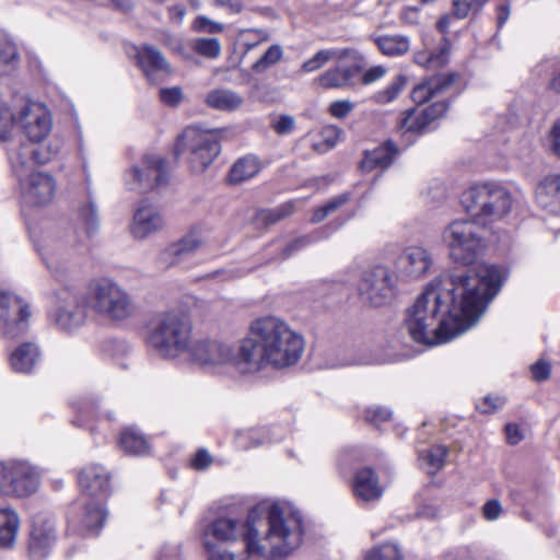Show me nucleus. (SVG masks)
Masks as SVG:
<instances>
[{"instance_id":"1","label":"nucleus","mask_w":560,"mask_h":560,"mask_svg":"<svg viewBox=\"0 0 560 560\" xmlns=\"http://www.w3.org/2000/svg\"><path fill=\"white\" fill-rule=\"evenodd\" d=\"M451 259L463 268L434 280L408 311L405 324L419 343H445L474 326L506 278L495 265L477 262L475 247H451Z\"/></svg>"},{"instance_id":"2","label":"nucleus","mask_w":560,"mask_h":560,"mask_svg":"<svg viewBox=\"0 0 560 560\" xmlns=\"http://www.w3.org/2000/svg\"><path fill=\"white\" fill-rule=\"evenodd\" d=\"M304 350L303 337L277 316L254 319L247 336L235 350L217 339H194L186 359L202 366L230 364L241 373L266 368L284 369L295 364Z\"/></svg>"},{"instance_id":"3","label":"nucleus","mask_w":560,"mask_h":560,"mask_svg":"<svg viewBox=\"0 0 560 560\" xmlns=\"http://www.w3.org/2000/svg\"><path fill=\"white\" fill-rule=\"evenodd\" d=\"M303 536L302 514L273 504L264 516L250 511L245 523L231 517L212 521L202 530L201 541H234L242 537L249 557L283 560L302 545Z\"/></svg>"},{"instance_id":"4","label":"nucleus","mask_w":560,"mask_h":560,"mask_svg":"<svg viewBox=\"0 0 560 560\" xmlns=\"http://www.w3.org/2000/svg\"><path fill=\"white\" fill-rule=\"evenodd\" d=\"M460 202L472 220H456L444 229L446 245H497L510 241V233L499 225L511 211L513 199L501 185H476L462 195Z\"/></svg>"},{"instance_id":"5","label":"nucleus","mask_w":560,"mask_h":560,"mask_svg":"<svg viewBox=\"0 0 560 560\" xmlns=\"http://www.w3.org/2000/svg\"><path fill=\"white\" fill-rule=\"evenodd\" d=\"M192 341L191 319L180 310L159 313L152 319L147 336L149 347L166 360L186 358Z\"/></svg>"},{"instance_id":"6","label":"nucleus","mask_w":560,"mask_h":560,"mask_svg":"<svg viewBox=\"0 0 560 560\" xmlns=\"http://www.w3.org/2000/svg\"><path fill=\"white\" fill-rule=\"evenodd\" d=\"M85 306L97 317L120 324L137 313V304L128 290L112 277H95L86 285Z\"/></svg>"},{"instance_id":"7","label":"nucleus","mask_w":560,"mask_h":560,"mask_svg":"<svg viewBox=\"0 0 560 560\" xmlns=\"http://www.w3.org/2000/svg\"><path fill=\"white\" fill-rule=\"evenodd\" d=\"M221 130L186 128L176 143V154L184 155L195 173H202L219 155Z\"/></svg>"},{"instance_id":"8","label":"nucleus","mask_w":560,"mask_h":560,"mask_svg":"<svg viewBox=\"0 0 560 560\" xmlns=\"http://www.w3.org/2000/svg\"><path fill=\"white\" fill-rule=\"evenodd\" d=\"M397 283L395 272L385 266H375L362 272L357 285L358 294L363 304L385 306L396 298Z\"/></svg>"},{"instance_id":"9","label":"nucleus","mask_w":560,"mask_h":560,"mask_svg":"<svg viewBox=\"0 0 560 560\" xmlns=\"http://www.w3.org/2000/svg\"><path fill=\"white\" fill-rule=\"evenodd\" d=\"M39 485L37 471L25 462H0V492L12 497H28Z\"/></svg>"},{"instance_id":"10","label":"nucleus","mask_w":560,"mask_h":560,"mask_svg":"<svg viewBox=\"0 0 560 560\" xmlns=\"http://www.w3.org/2000/svg\"><path fill=\"white\" fill-rule=\"evenodd\" d=\"M62 148V141L54 138L45 147L35 148L30 143H21L8 151L9 161L12 171L18 178L25 177L34 170L35 164H46L59 154Z\"/></svg>"},{"instance_id":"11","label":"nucleus","mask_w":560,"mask_h":560,"mask_svg":"<svg viewBox=\"0 0 560 560\" xmlns=\"http://www.w3.org/2000/svg\"><path fill=\"white\" fill-rule=\"evenodd\" d=\"M31 316L30 305L16 294L0 291V335L15 338L23 334L28 326Z\"/></svg>"},{"instance_id":"12","label":"nucleus","mask_w":560,"mask_h":560,"mask_svg":"<svg viewBox=\"0 0 560 560\" xmlns=\"http://www.w3.org/2000/svg\"><path fill=\"white\" fill-rule=\"evenodd\" d=\"M167 180V171L163 158L145 154L128 173L127 184L130 190L147 192L163 186Z\"/></svg>"},{"instance_id":"13","label":"nucleus","mask_w":560,"mask_h":560,"mask_svg":"<svg viewBox=\"0 0 560 560\" xmlns=\"http://www.w3.org/2000/svg\"><path fill=\"white\" fill-rule=\"evenodd\" d=\"M21 199L25 207L43 208L49 205L56 195L57 184L47 172H31L19 179Z\"/></svg>"},{"instance_id":"14","label":"nucleus","mask_w":560,"mask_h":560,"mask_svg":"<svg viewBox=\"0 0 560 560\" xmlns=\"http://www.w3.org/2000/svg\"><path fill=\"white\" fill-rule=\"evenodd\" d=\"M19 125L31 142H42L51 131L52 119L46 106L28 103L19 109Z\"/></svg>"},{"instance_id":"15","label":"nucleus","mask_w":560,"mask_h":560,"mask_svg":"<svg viewBox=\"0 0 560 560\" xmlns=\"http://www.w3.org/2000/svg\"><path fill=\"white\" fill-rule=\"evenodd\" d=\"M59 305L56 311L55 322L60 329L72 330L80 327L85 320V304H81L79 298L69 291H62L58 295Z\"/></svg>"},{"instance_id":"16","label":"nucleus","mask_w":560,"mask_h":560,"mask_svg":"<svg viewBox=\"0 0 560 560\" xmlns=\"http://www.w3.org/2000/svg\"><path fill=\"white\" fill-rule=\"evenodd\" d=\"M433 265V257L425 247H406L397 259V268L408 278L425 275Z\"/></svg>"},{"instance_id":"17","label":"nucleus","mask_w":560,"mask_h":560,"mask_svg":"<svg viewBox=\"0 0 560 560\" xmlns=\"http://www.w3.org/2000/svg\"><path fill=\"white\" fill-rule=\"evenodd\" d=\"M79 483L86 495L102 499L109 489V475L103 466L90 465L80 472Z\"/></svg>"},{"instance_id":"18","label":"nucleus","mask_w":560,"mask_h":560,"mask_svg":"<svg viewBox=\"0 0 560 560\" xmlns=\"http://www.w3.org/2000/svg\"><path fill=\"white\" fill-rule=\"evenodd\" d=\"M137 65L150 82H155V73L171 72V68L162 52L151 45L135 47Z\"/></svg>"},{"instance_id":"19","label":"nucleus","mask_w":560,"mask_h":560,"mask_svg":"<svg viewBox=\"0 0 560 560\" xmlns=\"http://www.w3.org/2000/svg\"><path fill=\"white\" fill-rule=\"evenodd\" d=\"M164 221L158 208L152 205H141L133 215L131 232L136 238L142 240L149 234L163 228Z\"/></svg>"},{"instance_id":"20","label":"nucleus","mask_w":560,"mask_h":560,"mask_svg":"<svg viewBox=\"0 0 560 560\" xmlns=\"http://www.w3.org/2000/svg\"><path fill=\"white\" fill-rule=\"evenodd\" d=\"M535 198L541 209L560 215V175H548L542 178L536 187Z\"/></svg>"},{"instance_id":"21","label":"nucleus","mask_w":560,"mask_h":560,"mask_svg":"<svg viewBox=\"0 0 560 560\" xmlns=\"http://www.w3.org/2000/svg\"><path fill=\"white\" fill-rule=\"evenodd\" d=\"M352 490L357 498L363 501L377 500L383 494L378 477L373 469L364 467L359 469L353 478Z\"/></svg>"},{"instance_id":"22","label":"nucleus","mask_w":560,"mask_h":560,"mask_svg":"<svg viewBox=\"0 0 560 560\" xmlns=\"http://www.w3.org/2000/svg\"><path fill=\"white\" fill-rule=\"evenodd\" d=\"M54 541V526L47 521H34L30 538L31 556L36 560H42Z\"/></svg>"},{"instance_id":"23","label":"nucleus","mask_w":560,"mask_h":560,"mask_svg":"<svg viewBox=\"0 0 560 560\" xmlns=\"http://www.w3.org/2000/svg\"><path fill=\"white\" fill-rule=\"evenodd\" d=\"M447 105L444 102H438L423 109L420 114L409 113L401 122V128L406 131L422 132L435 119L444 115Z\"/></svg>"},{"instance_id":"24","label":"nucleus","mask_w":560,"mask_h":560,"mask_svg":"<svg viewBox=\"0 0 560 560\" xmlns=\"http://www.w3.org/2000/svg\"><path fill=\"white\" fill-rule=\"evenodd\" d=\"M456 80L455 74L438 75L418 84L411 94L415 103L423 104L436 94L445 91Z\"/></svg>"},{"instance_id":"25","label":"nucleus","mask_w":560,"mask_h":560,"mask_svg":"<svg viewBox=\"0 0 560 560\" xmlns=\"http://www.w3.org/2000/svg\"><path fill=\"white\" fill-rule=\"evenodd\" d=\"M358 72L357 67H336L322 73L316 82L323 89H342L352 85Z\"/></svg>"},{"instance_id":"26","label":"nucleus","mask_w":560,"mask_h":560,"mask_svg":"<svg viewBox=\"0 0 560 560\" xmlns=\"http://www.w3.org/2000/svg\"><path fill=\"white\" fill-rule=\"evenodd\" d=\"M398 154V149L392 141L365 153L361 167L364 171H372L375 167L387 168Z\"/></svg>"},{"instance_id":"27","label":"nucleus","mask_w":560,"mask_h":560,"mask_svg":"<svg viewBox=\"0 0 560 560\" xmlns=\"http://www.w3.org/2000/svg\"><path fill=\"white\" fill-rule=\"evenodd\" d=\"M20 528L19 514L11 508H0V548H11Z\"/></svg>"},{"instance_id":"28","label":"nucleus","mask_w":560,"mask_h":560,"mask_svg":"<svg viewBox=\"0 0 560 560\" xmlns=\"http://www.w3.org/2000/svg\"><path fill=\"white\" fill-rule=\"evenodd\" d=\"M101 500L100 498H90L84 504V514L81 522L91 535L98 533L107 516V511L103 508Z\"/></svg>"},{"instance_id":"29","label":"nucleus","mask_w":560,"mask_h":560,"mask_svg":"<svg viewBox=\"0 0 560 560\" xmlns=\"http://www.w3.org/2000/svg\"><path fill=\"white\" fill-rule=\"evenodd\" d=\"M39 358L38 348L31 342L21 345L11 355L10 362L14 371L28 373Z\"/></svg>"},{"instance_id":"30","label":"nucleus","mask_w":560,"mask_h":560,"mask_svg":"<svg viewBox=\"0 0 560 560\" xmlns=\"http://www.w3.org/2000/svg\"><path fill=\"white\" fill-rule=\"evenodd\" d=\"M206 103L211 108L231 112L240 108L244 100L234 91L220 89L211 91L206 97Z\"/></svg>"},{"instance_id":"31","label":"nucleus","mask_w":560,"mask_h":560,"mask_svg":"<svg viewBox=\"0 0 560 560\" xmlns=\"http://www.w3.org/2000/svg\"><path fill=\"white\" fill-rule=\"evenodd\" d=\"M119 446L131 455H144L149 452V443L145 436L136 428L125 429L119 436Z\"/></svg>"},{"instance_id":"32","label":"nucleus","mask_w":560,"mask_h":560,"mask_svg":"<svg viewBox=\"0 0 560 560\" xmlns=\"http://www.w3.org/2000/svg\"><path fill=\"white\" fill-rule=\"evenodd\" d=\"M448 54L450 44L447 40H444L435 51H428L427 49L416 51L413 61L425 69H438L446 65Z\"/></svg>"},{"instance_id":"33","label":"nucleus","mask_w":560,"mask_h":560,"mask_svg":"<svg viewBox=\"0 0 560 560\" xmlns=\"http://www.w3.org/2000/svg\"><path fill=\"white\" fill-rule=\"evenodd\" d=\"M260 171V162L255 155H246L238 159L230 171L232 183H242L256 176Z\"/></svg>"},{"instance_id":"34","label":"nucleus","mask_w":560,"mask_h":560,"mask_svg":"<svg viewBox=\"0 0 560 560\" xmlns=\"http://www.w3.org/2000/svg\"><path fill=\"white\" fill-rule=\"evenodd\" d=\"M196 249L197 247H162L158 257L159 267L166 269L186 262L196 255Z\"/></svg>"},{"instance_id":"35","label":"nucleus","mask_w":560,"mask_h":560,"mask_svg":"<svg viewBox=\"0 0 560 560\" xmlns=\"http://www.w3.org/2000/svg\"><path fill=\"white\" fill-rule=\"evenodd\" d=\"M375 44L383 55L401 56L410 48V40L404 35H384L375 38Z\"/></svg>"},{"instance_id":"36","label":"nucleus","mask_w":560,"mask_h":560,"mask_svg":"<svg viewBox=\"0 0 560 560\" xmlns=\"http://www.w3.org/2000/svg\"><path fill=\"white\" fill-rule=\"evenodd\" d=\"M349 55V49H323L306 60L301 70L305 73L314 72L331 60H340Z\"/></svg>"},{"instance_id":"37","label":"nucleus","mask_w":560,"mask_h":560,"mask_svg":"<svg viewBox=\"0 0 560 560\" xmlns=\"http://www.w3.org/2000/svg\"><path fill=\"white\" fill-rule=\"evenodd\" d=\"M446 455L447 448L445 446L434 445L420 452L419 458L427 472L433 475L443 468Z\"/></svg>"},{"instance_id":"38","label":"nucleus","mask_w":560,"mask_h":560,"mask_svg":"<svg viewBox=\"0 0 560 560\" xmlns=\"http://www.w3.org/2000/svg\"><path fill=\"white\" fill-rule=\"evenodd\" d=\"M16 45L7 36L0 35V74L10 73L18 65Z\"/></svg>"},{"instance_id":"39","label":"nucleus","mask_w":560,"mask_h":560,"mask_svg":"<svg viewBox=\"0 0 560 560\" xmlns=\"http://www.w3.org/2000/svg\"><path fill=\"white\" fill-rule=\"evenodd\" d=\"M207 559L208 560H255L260 559L259 557H249L248 553H245V549L236 556L234 552L229 551L222 545L206 540V544H202Z\"/></svg>"},{"instance_id":"40","label":"nucleus","mask_w":560,"mask_h":560,"mask_svg":"<svg viewBox=\"0 0 560 560\" xmlns=\"http://www.w3.org/2000/svg\"><path fill=\"white\" fill-rule=\"evenodd\" d=\"M363 560H405L400 548L393 542H385L369 549Z\"/></svg>"},{"instance_id":"41","label":"nucleus","mask_w":560,"mask_h":560,"mask_svg":"<svg viewBox=\"0 0 560 560\" xmlns=\"http://www.w3.org/2000/svg\"><path fill=\"white\" fill-rule=\"evenodd\" d=\"M19 124V110L0 101V140L5 141Z\"/></svg>"},{"instance_id":"42","label":"nucleus","mask_w":560,"mask_h":560,"mask_svg":"<svg viewBox=\"0 0 560 560\" xmlns=\"http://www.w3.org/2000/svg\"><path fill=\"white\" fill-rule=\"evenodd\" d=\"M212 229L205 224H195L188 229L179 245H202L211 241Z\"/></svg>"},{"instance_id":"43","label":"nucleus","mask_w":560,"mask_h":560,"mask_svg":"<svg viewBox=\"0 0 560 560\" xmlns=\"http://www.w3.org/2000/svg\"><path fill=\"white\" fill-rule=\"evenodd\" d=\"M341 133V129L337 126L329 125L324 127L320 131L322 140L312 144L313 150L318 153H325L331 150L338 143Z\"/></svg>"},{"instance_id":"44","label":"nucleus","mask_w":560,"mask_h":560,"mask_svg":"<svg viewBox=\"0 0 560 560\" xmlns=\"http://www.w3.org/2000/svg\"><path fill=\"white\" fill-rule=\"evenodd\" d=\"M78 214L82 223L86 225V233L90 237L98 228V212L95 203L92 200L85 201L80 206Z\"/></svg>"},{"instance_id":"45","label":"nucleus","mask_w":560,"mask_h":560,"mask_svg":"<svg viewBox=\"0 0 560 560\" xmlns=\"http://www.w3.org/2000/svg\"><path fill=\"white\" fill-rule=\"evenodd\" d=\"M283 56V50L280 45L270 46L266 52L253 65V70L261 73L268 68L278 63Z\"/></svg>"},{"instance_id":"46","label":"nucleus","mask_w":560,"mask_h":560,"mask_svg":"<svg viewBox=\"0 0 560 560\" xmlns=\"http://www.w3.org/2000/svg\"><path fill=\"white\" fill-rule=\"evenodd\" d=\"M488 0H453V15L457 19H465L469 14L480 11Z\"/></svg>"},{"instance_id":"47","label":"nucleus","mask_w":560,"mask_h":560,"mask_svg":"<svg viewBox=\"0 0 560 560\" xmlns=\"http://www.w3.org/2000/svg\"><path fill=\"white\" fill-rule=\"evenodd\" d=\"M194 50L206 58L215 59L221 54V44L218 38H198L194 43Z\"/></svg>"},{"instance_id":"48","label":"nucleus","mask_w":560,"mask_h":560,"mask_svg":"<svg viewBox=\"0 0 560 560\" xmlns=\"http://www.w3.org/2000/svg\"><path fill=\"white\" fill-rule=\"evenodd\" d=\"M405 84V80L401 77L396 78L390 82L384 90L377 92L373 98L380 104H386L395 100L401 92Z\"/></svg>"},{"instance_id":"49","label":"nucleus","mask_w":560,"mask_h":560,"mask_svg":"<svg viewBox=\"0 0 560 560\" xmlns=\"http://www.w3.org/2000/svg\"><path fill=\"white\" fill-rule=\"evenodd\" d=\"M265 441L266 436L261 430H245L236 434V442L243 448L261 445Z\"/></svg>"},{"instance_id":"50","label":"nucleus","mask_w":560,"mask_h":560,"mask_svg":"<svg viewBox=\"0 0 560 560\" xmlns=\"http://www.w3.org/2000/svg\"><path fill=\"white\" fill-rule=\"evenodd\" d=\"M38 254L47 268L52 271H58L63 265L62 255L58 247H39Z\"/></svg>"},{"instance_id":"51","label":"nucleus","mask_w":560,"mask_h":560,"mask_svg":"<svg viewBox=\"0 0 560 560\" xmlns=\"http://www.w3.org/2000/svg\"><path fill=\"white\" fill-rule=\"evenodd\" d=\"M364 417L366 421L375 425H380L381 423L390 420L392 411L385 407L372 406L365 410Z\"/></svg>"},{"instance_id":"52","label":"nucleus","mask_w":560,"mask_h":560,"mask_svg":"<svg viewBox=\"0 0 560 560\" xmlns=\"http://www.w3.org/2000/svg\"><path fill=\"white\" fill-rule=\"evenodd\" d=\"M503 512V505L498 499L488 500L481 508L482 517L488 522L499 520Z\"/></svg>"},{"instance_id":"53","label":"nucleus","mask_w":560,"mask_h":560,"mask_svg":"<svg viewBox=\"0 0 560 560\" xmlns=\"http://www.w3.org/2000/svg\"><path fill=\"white\" fill-rule=\"evenodd\" d=\"M354 109V103L349 100L335 101L329 105V114L338 119H345Z\"/></svg>"},{"instance_id":"54","label":"nucleus","mask_w":560,"mask_h":560,"mask_svg":"<svg viewBox=\"0 0 560 560\" xmlns=\"http://www.w3.org/2000/svg\"><path fill=\"white\" fill-rule=\"evenodd\" d=\"M549 151L560 159V118L553 122L547 135Z\"/></svg>"},{"instance_id":"55","label":"nucleus","mask_w":560,"mask_h":560,"mask_svg":"<svg viewBox=\"0 0 560 560\" xmlns=\"http://www.w3.org/2000/svg\"><path fill=\"white\" fill-rule=\"evenodd\" d=\"M271 126L276 133L288 135L294 130L295 120L292 116L281 115L272 120Z\"/></svg>"},{"instance_id":"56","label":"nucleus","mask_w":560,"mask_h":560,"mask_svg":"<svg viewBox=\"0 0 560 560\" xmlns=\"http://www.w3.org/2000/svg\"><path fill=\"white\" fill-rule=\"evenodd\" d=\"M292 210L293 206L291 203H285L277 209L262 211L260 213V217L268 223H276L288 217L292 212Z\"/></svg>"},{"instance_id":"57","label":"nucleus","mask_w":560,"mask_h":560,"mask_svg":"<svg viewBox=\"0 0 560 560\" xmlns=\"http://www.w3.org/2000/svg\"><path fill=\"white\" fill-rule=\"evenodd\" d=\"M505 400L500 396H486L476 405L477 409L482 413L494 412L504 405Z\"/></svg>"},{"instance_id":"58","label":"nucleus","mask_w":560,"mask_h":560,"mask_svg":"<svg viewBox=\"0 0 560 560\" xmlns=\"http://www.w3.org/2000/svg\"><path fill=\"white\" fill-rule=\"evenodd\" d=\"M161 101L168 106H176L183 101V92L180 88H167L160 91Z\"/></svg>"},{"instance_id":"59","label":"nucleus","mask_w":560,"mask_h":560,"mask_svg":"<svg viewBox=\"0 0 560 560\" xmlns=\"http://www.w3.org/2000/svg\"><path fill=\"white\" fill-rule=\"evenodd\" d=\"M195 28L199 32H207L211 34L221 33L223 31L222 24L213 22L206 16H198L196 19Z\"/></svg>"},{"instance_id":"60","label":"nucleus","mask_w":560,"mask_h":560,"mask_svg":"<svg viewBox=\"0 0 560 560\" xmlns=\"http://www.w3.org/2000/svg\"><path fill=\"white\" fill-rule=\"evenodd\" d=\"M532 374L536 381H545L550 376L551 365L546 361H538L532 365Z\"/></svg>"},{"instance_id":"61","label":"nucleus","mask_w":560,"mask_h":560,"mask_svg":"<svg viewBox=\"0 0 560 560\" xmlns=\"http://www.w3.org/2000/svg\"><path fill=\"white\" fill-rule=\"evenodd\" d=\"M211 463L212 457L206 450H199L191 459V466L197 470L206 469Z\"/></svg>"},{"instance_id":"62","label":"nucleus","mask_w":560,"mask_h":560,"mask_svg":"<svg viewBox=\"0 0 560 560\" xmlns=\"http://www.w3.org/2000/svg\"><path fill=\"white\" fill-rule=\"evenodd\" d=\"M161 42L165 46L170 47L174 52L184 56V46L178 37L172 34H163Z\"/></svg>"},{"instance_id":"63","label":"nucleus","mask_w":560,"mask_h":560,"mask_svg":"<svg viewBox=\"0 0 560 560\" xmlns=\"http://www.w3.org/2000/svg\"><path fill=\"white\" fill-rule=\"evenodd\" d=\"M385 73H386V69L384 67H382V66L372 67L364 72L363 78H362L363 83L370 84V83L381 79L382 77H384Z\"/></svg>"},{"instance_id":"64","label":"nucleus","mask_w":560,"mask_h":560,"mask_svg":"<svg viewBox=\"0 0 560 560\" xmlns=\"http://www.w3.org/2000/svg\"><path fill=\"white\" fill-rule=\"evenodd\" d=\"M549 66L552 68V72L548 86L552 92L560 93V63H550Z\"/></svg>"}]
</instances>
